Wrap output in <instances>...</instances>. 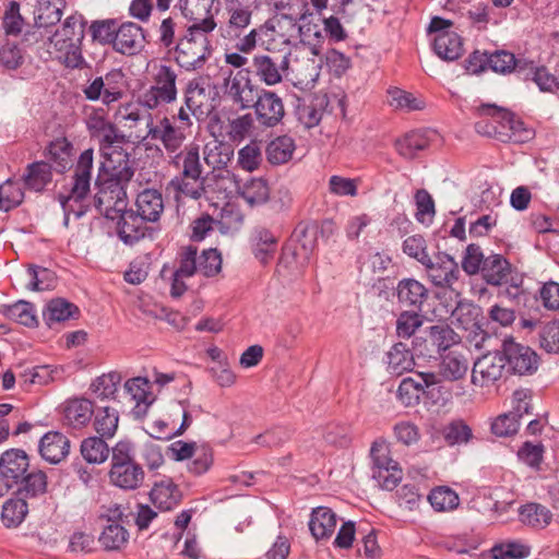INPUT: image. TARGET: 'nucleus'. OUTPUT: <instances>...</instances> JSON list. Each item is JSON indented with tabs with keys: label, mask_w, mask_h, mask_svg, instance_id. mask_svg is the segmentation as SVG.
<instances>
[{
	"label": "nucleus",
	"mask_w": 559,
	"mask_h": 559,
	"mask_svg": "<svg viewBox=\"0 0 559 559\" xmlns=\"http://www.w3.org/2000/svg\"><path fill=\"white\" fill-rule=\"evenodd\" d=\"M277 247V238L265 228H258L252 237V251L262 263H266L274 254Z\"/></svg>",
	"instance_id": "79ce46f5"
},
{
	"label": "nucleus",
	"mask_w": 559,
	"mask_h": 559,
	"mask_svg": "<svg viewBox=\"0 0 559 559\" xmlns=\"http://www.w3.org/2000/svg\"><path fill=\"white\" fill-rule=\"evenodd\" d=\"M62 16L61 9L50 0H37L34 21L37 27H48L57 24Z\"/></svg>",
	"instance_id": "5fc2aeb1"
},
{
	"label": "nucleus",
	"mask_w": 559,
	"mask_h": 559,
	"mask_svg": "<svg viewBox=\"0 0 559 559\" xmlns=\"http://www.w3.org/2000/svg\"><path fill=\"white\" fill-rule=\"evenodd\" d=\"M115 38V50L128 56L140 52L146 43L143 28L133 22H124L118 26Z\"/></svg>",
	"instance_id": "4be33fe9"
},
{
	"label": "nucleus",
	"mask_w": 559,
	"mask_h": 559,
	"mask_svg": "<svg viewBox=\"0 0 559 559\" xmlns=\"http://www.w3.org/2000/svg\"><path fill=\"white\" fill-rule=\"evenodd\" d=\"M452 26V21L433 16L427 28L429 34H436L433 38V50L436 55L445 61H454L463 53L462 38L459 34L450 29Z\"/></svg>",
	"instance_id": "6e6552de"
},
{
	"label": "nucleus",
	"mask_w": 559,
	"mask_h": 559,
	"mask_svg": "<svg viewBox=\"0 0 559 559\" xmlns=\"http://www.w3.org/2000/svg\"><path fill=\"white\" fill-rule=\"evenodd\" d=\"M524 79L532 80L542 92L554 93L559 90V80L544 66L536 67L533 61H528L526 71L522 72Z\"/></svg>",
	"instance_id": "c03bdc74"
},
{
	"label": "nucleus",
	"mask_w": 559,
	"mask_h": 559,
	"mask_svg": "<svg viewBox=\"0 0 559 559\" xmlns=\"http://www.w3.org/2000/svg\"><path fill=\"white\" fill-rule=\"evenodd\" d=\"M4 314L9 319L28 328L35 326L37 324L33 305L27 301L21 300L5 307Z\"/></svg>",
	"instance_id": "69168bd1"
},
{
	"label": "nucleus",
	"mask_w": 559,
	"mask_h": 559,
	"mask_svg": "<svg viewBox=\"0 0 559 559\" xmlns=\"http://www.w3.org/2000/svg\"><path fill=\"white\" fill-rule=\"evenodd\" d=\"M87 128L91 138L98 143L100 162L95 181L112 180L127 177L128 171L134 169L130 155L124 148L127 138L119 129L100 117L88 121Z\"/></svg>",
	"instance_id": "f03ea898"
},
{
	"label": "nucleus",
	"mask_w": 559,
	"mask_h": 559,
	"mask_svg": "<svg viewBox=\"0 0 559 559\" xmlns=\"http://www.w3.org/2000/svg\"><path fill=\"white\" fill-rule=\"evenodd\" d=\"M430 139L428 131L416 130L406 133L403 138L396 140L395 147L399 154L405 158H414L417 152L429 146Z\"/></svg>",
	"instance_id": "ea45409f"
},
{
	"label": "nucleus",
	"mask_w": 559,
	"mask_h": 559,
	"mask_svg": "<svg viewBox=\"0 0 559 559\" xmlns=\"http://www.w3.org/2000/svg\"><path fill=\"white\" fill-rule=\"evenodd\" d=\"M129 538L128 531L120 524L109 523L99 536V543L107 550L120 549Z\"/></svg>",
	"instance_id": "4d7b16f0"
},
{
	"label": "nucleus",
	"mask_w": 559,
	"mask_h": 559,
	"mask_svg": "<svg viewBox=\"0 0 559 559\" xmlns=\"http://www.w3.org/2000/svg\"><path fill=\"white\" fill-rule=\"evenodd\" d=\"M442 435L449 445L465 444L473 438L471 427L461 419L448 424L443 428Z\"/></svg>",
	"instance_id": "e2e57ef3"
},
{
	"label": "nucleus",
	"mask_w": 559,
	"mask_h": 559,
	"mask_svg": "<svg viewBox=\"0 0 559 559\" xmlns=\"http://www.w3.org/2000/svg\"><path fill=\"white\" fill-rule=\"evenodd\" d=\"M138 213L146 222H156L164 211L163 195L158 190L145 189L136 198Z\"/></svg>",
	"instance_id": "473e14b6"
},
{
	"label": "nucleus",
	"mask_w": 559,
	"mask_h": 559,
	"mask_svg": "<svg viewBox=\"0 0 559 559\" xmlns=\"http://www.w3.org/2000/svg\"><path fill=\"white\" fill-rule=\"evenodd\" d=\"M94 168V150H84L73 168L72 186L67 197L75 203L83 201L91 191L92 174Z\"/></svg>",
	"instance_id": "f8f14e48"
},
{
	"label": "nucleus",
	"mask_w": 559,
	"mask_h": 559,
	"mask_svg": "<svg viewBox=\"0 0 559 559\" xmlns=\"http://www.w3.org/2000/svg\"><path fill=\"white\" fill-rule=\"evenodd\" d=\"M250 5L230 1L226 7V22L219 27L221 35L228 39H240L243 31L250 25L252 19Z\"/></svg>",
	"instance_id": "aec40b11"
},
{
	"label": "nucleus",
	"mask_w": 559,
	"mask_h": 559,
	"mask_svg": "<svg viewBox=\"0 0 559 559\" xmlns=\"http://www.w3.org/2000/svg\"><path fill=\"white\" fill-rule=\"evenodd\" d=\"M66 423L73 428L86 426L94 414L93 403L87 399L69 400L63 409Z\"/></svg>",
	"instance_id": "2f4dec72"
},
{
	"label": "nucleus",
	"mask_w": 559,
	"mask_h": 559,
	"mask_svg": "<svg viewBox=\"0 0 559 559\" xmlns=\"http://www.w3.org/2000/svg\"><path fill=\"white\" fill-rule=\"evenodd\" d=\"M73 145L67 138H58L46 147V157L55 165V169L62 174L71 163Z\"/></svg>",
	"instance_id": "58836bf2"
},
{
	"label": "nucleus",
	"mask_w": 559,
	"mask_h": 559,
	"mask_svg": "<svg viewBox=\"0 0 559 559\" xmlns=\"http://www.w3.org/2000/svg\"><path fill=\"white\" fill-rule=\"evenodd\" d=\"M287 74L290 73L296 84L312 86L320 76L323 58L313 46L296 48L294 53L287 56Z\"/></svg>",
	"instance_id": "0eeeda50"
},
{
	"label": "nucleus",
	"mask_w": 559,
	"mask_h": 559,
	"mask_svg": "<svg viewBox=\"0 0 559 559\" xmlns=\"http://www.w3.org/2000/svg\"><path fill=\"white\" fill-rule=\"evenodd\" d=\"M79 314V308L64 299H52L47 306L46 320L50 325L52 322L66 321Z\"/></svg>",
	"instance_id": "bf43d9fd"
},
{
	"label": "nucleus",
	"mask_w": 559,
	"mask_h": 559,
	"mask_svg": "<svg viewBox=\"0 0 559 559\" xmlns=\"http://www.w3.org/2000/svg\"><path fill=\"white\" fill-rule=\"evenodd\" d=\"M169 165L176 168L179 174L175 176L169 187L180 195L199 200L212 190L211 177L202 176L203 167L200 160V147L190 144L177 154L170 156Z\"/></svg>",
	"instance_id": "7ed1b4c3"
},
{
	"label": "nucleus",
	"mask_w": 559,
	"mask_h": 559,
	"mask_svg": "<svg viewBox=\"0 0 559 559\" xmlns=\"http://www.w3.org/2000/svg\"><path fill=\"white\" fill-rule=\"evenodd\" d=\"M27 275L29 277L27 287L32 290H49L56 285V275L48 269L32 265L27 270Z\"/></svg>",
	"instance_id": "338daca9"
},
{
	"label": "nucleus",
	"mask_w": 559,
	"mask_h": 559,
	"mask_svg": "<svg viewBox=\"0 0 559 559\" xmlns=\"http://www.w3.org/2000/svg\"><path fill=\"white\" fill-rule=\"evenodd\" d=\"M177 73L166 64L156 68L153 84L139 97V104L148 110L157 109L160 105H168L177 99Z\"/></svg>",
	"instance_id": "423d86ee"
},
{
	"label": "nucleus",
	"mask_w": 559,
	"mask_h": 559,
	"mask_svg": "<svg viewBox=\"0 0 559 559\" xmlns=\"http://www.w3.org/2000/svg\"><path fill=\"white\" fill-rule=\"evenodd\" d=\"M85 20L81 14H72L68 16L60 31L55 36H61L63 41H69V46L80 44L84 38Z\"/></svg>",
	"instance_id": "8fccbe9b"
},
{
	"label": "nucleus",
	"mask_w": 559,
	"mask_h": 559,
	"mask_svg": "<svg viewBox=\"0 0 559 559\" xmlns=\"http://www.w3.org/2000/svg\"><path fill=\"white\" fill-rule=\"evenodd\" d=\"M83 93L88 100L100 99L105 105H110L122 97V91L112 85L110 74L105 78H95L84 87Z\"/></svg>",
	"instance_id": "c85d7f7f"
},
{
	"label": "nucleus",
	"mask_w": 559,
	"mask_h": 559,
	"mask_svg": "<svg viewBox=\"0 0 559 559\" xmlns=\"http://www.w3.org/2000/svg\"><path fill=\"white\" fill-rule=\"evenodd\" d=\"M484 280L495 286L510 284L514 289H519L522 280L513 274L511 264L501 254H490L484 260L481 267Z\"/></svg>",
	"instance_id": "f3484780"
},
{
	"label": "nucleus",
	"mask_w": 559,
	"mask_h": 559,
	"mask_svg": "<svg viewBox=\"0 0 559 559\" xmlns=\"http://www.w3.org/2000/svg\"><path fill=\"white\" fill-rule=\"evenodd\" d=\"M287 56L274 58L265 53H258L252 58L251 68L260 82L274 86L283 82L287 75Z\"/></svg>",
	"instance_id": "ddd939ff"
},
{
	"label": "nucleus",
	"mask_w": 559,
	"mask_h": 559,
	"mask_svg": "<svg viewBox=\"0 0 559 559\" xmlns=\"http://www.w3.org/2000/svg\"><path fill=\"white\" fill-rule=\"evenodd\" d=\"M109 448L102 437H88L81 443V454L91 464H102L109 456Z\"/></svg>",
	"instance_id": "de8ad7c7"
},
{
	"label": "nucleus",
	"mask_w": 559,
	"mask_h": 559,
	"mask_svg": "<svg viewBox=\"0 0 559 559\" xmlns=\"http://www.w3.org/2000/svg\"><path fill=\"white\" fill-rule=\"evenodd\" d=\"M478 117L489 118L490 123H495L498 127L499 133L504 129L518 130L520 121L515 120L514 115L495 104H481L476 108Z\"/></svg>",
	"instance_id": "c9c22d12"
},
{
	"label": "nucleus",
	"mask_w": 559,
	"mask_h": 559,
	"mask_svg": "<svg viewBox=\"0 0 559 559\" xmlns=\"http://www.w3.org/2000/svg\"><path fill=\"white\" fill-rule=\"evenodd\" d=\"M19 485L17 492L23 499L38 497L47 491V476L43 471L26 472Z\"/></svg>",
	"instance_id": "49530a36"
},
{
	"label": "nucleus",
	"mask_w": 559,
	"mask_h": 559,
	"mask_svg": "<svg viewBox=\"0 0 559 559\" xmlns=\"http://www.w3.org/2000/svg\"><path fill=\"white\" fill-rule=\"evenodd\" d=\"M183 100L198 120L206 118L213 109L210 91L197 79L187 84Z\"/></svg>",
	"instance_id": "393cba45"
},
{
	"label": "nucleus",
	"mask_w": 559,
	"mask_h": 559,
	"mask_svg": "<svg viewBox=\"0 0 559 559\" xmlns=\"http://www.w3.org/2000/svg\"><path fill=\"white\" fill-rule=\"evenodd\" d=\"M29 466L25 451L10 449L0 456V475L13 487L17 486Z\"/></svg>",
	"instance_id": "b1692460"
},
{
	"label": "nucleus",
	"mask_w": 559,
	"mask_h": 559,
	"mask_svg": "<svg viewBox=\"0 0 559 559\" xmlns=\"http://www.w3.org/2000/svg\"><path fill=\"white\" fill-rule=\"evenodd\" d=\"M198 248L194 246L182 247L178 252V266L171 276L170 295L173 297H181L188 288L185 278L198 273Z\"/></svg>",
	"instance_id": "dca6fc26"
},
{
	"label": "nucleus",
	"mask_w": 559,
	"mask_h": 559,
	"mask_svg": "<svg viewBox=\"0 0 559 559\" xmlns=\"http://www.w3.org/2000/svg\"><path fill=\"white\" fill-rule=\"evenodd\" d=\"M124 389L136 402L134 413L136 415L145 414L151 404L147 394L148 382L143 378H133L124 383Z\"/></svg>",
	"instance_id": "864d4df0"
},
{
	"label": "nucleus",
	"mask_w": 559,
	"mask_h": 559,
	"mask_svg": "<svg viewBox=\"0 0 559 559\" xmlns=\"http://www.w3.org/2000/svg\"><path fill=\"white\" fill-rule=\"evenodd\" d=\"M146 129V138L160 142L169 157L181 151L180 148L187 139L183 127L175 126L167 116H164L155 123L152 115L148 114Z\"/></svg>",
	"instance_id": "9b49d317"
},
{
	"label": "nucleus",
	"mask_w": 559,
	"mask_h": 559,
	"mask_svg": "<svg viewBox=\"0 0 559 559\" xmlns=\"http://www.w3.org/2000/svg\"><path fill=\"white\" fill-rule=\"evenodd\" d=\"M24 199V191L20 182L7 180L0 186V210L10 211L19 206Z\"/></svg>",
	"instance_id": "052dcab7"
},
{
	"label": "nucleus",
	"mask_w": 559,
	"mask_h": 559,
	"mask_svg": "<svg viewBox=\"0 0 559 559\" xmlns=\"http://www.w3.org/2000/svg\"><path fill=\"white\" fill-rule=\"evenodd\" d=\"M551 512L538 503H528L520 510L521 522L535 528L546 527L551 522Z\"/></svg>",
	"instance_id": "09e8293b"
},
{
	"label": "nucleus",
	"mask_w": 559,
	"mask_h": 559,
	"mask_svg": "<svg viewBox=\"0 0 559 559\" xmlns=\"http://www.w3.org/2000/svg\"><path fill=\"white\" fill-rule=\"evenodd\" d=\"M468 370V359L464 350L454 349L441 354L437 372L419 373L427 389H430L441 381L454 382L463 379Z\"/></svg>",
	"instance_id": "9d476101"
},
{
	"label": "nucleus",
	"mask_w": 559,
	"mask_h": 559,
	"mask_svg": "<svg viewBox=\"0 0 559 559\" xmlns=\"http://www.w3.org/2000/svg\"><path fill=\"white\" fill-rule=\"evenodd\" d=\"M121 377L118 372H109L96 378L90 389L97 399H115Z\"/></svg>",
	"instance_id": "6e6d98bb"
},
{
	"label": "nucleus",
	"mask_w": 559,
	"mask_h": 559,
	"mask_svg": "<svg viewBox=\"0 0 559 559\" xmlns=\"http://www.w3.org/2000/svg\"><path fill=\"white\" fill-rule=\"evenodd\" d=\"M28 507L23 498L9 499L2 507L1 521L5 527H16L25 519Z\"/></svg>",
	"instance_id": "603ef678"
},
{
	"label": "nucleus",
	"mask_w": 559,
	"mask_h": 559,
	"mask_svg": "<svg viewBox=\"0 0 559 559\" xmlns=\"http://www.w3.org/2000/svg\"><path fill=\"white\" fill-rule=\"evenodd\" d=\"M128 173L123 179L115 177L112 180L95 181L97 193L94 204L106 218L117 221L119 238L132 245L145 236L146 221L138 212L127 210V187L134 176V169Z\"/></svg>",
	"instance_id": "f257e3e1"
},
{
	"label": "nucleus",
	"mask_w": 559,
	"mask_h": 559,
	"mask_svg": "<svg viewBox=\"0 0 559 559\" xmlns=\"http://www.w3.org/2000/svg\"><path fill=\"white\" fill-rule=\"evenodd\" d=\"M152 503L162 511H168L179 504L182 493L170 478L156 483L150 492Z\"/></svg>",
	"instance_id": "cd10ccee"
},
{
	"label": "nucleus",
	"mask_w": 559,
	"mask_h": 559,
	"mask_svg": "<svg viewBox=\"0 0 559 559\" xmlns=\"http://www.w3.org/2000/svg\"><path fill=\"white\" fill-rule=\"evenodd\" d=\"M428 501L436 511H450L459 506L457 493L449 487H438L428 496Z\"/></svg>",
	"instance_id": "0e129e2a"
},
{
	"label": "nucleus",
	"mask_w": 559,
	"mask_h": 559,
	"mask_svg": "<svg viewBox=\"0 0 559 559\" xmlns=\"http://www.w3.org/2000/svg\"><path fill=\"white\" fill-rule=\"evenodd\" d=\"M503 353H488L478 358L472 369V382L479 386H489L498 381L504 371Z\"/></svg>",
	"instance_id": "2eb2a0df"
},
{
	"label": "nucleus",
	"mask_w": 559,
	"mask_h": 559,
	"mask_svg": "<svg viewBox=\"0 0 559 559\" xmlns=\"http://www.w3.org/2000/svg\"><path fill=\"white\" fill-rule=\"evenodd\" d=\"M388 371L394 376H401L413 369L414 356L406 344L396 343L386 354Z\"/></svg>",
	"instance_id": "4c0bfd02"
},
{
	"label": "nucleus",
	"mask_w": 559,
	"mask_h": 559,
	"mask_svg": "<svg viewBox=\"0 0 559 559\" xmlns=\"http://www.w3.org/2000/svg\"><path fill=\"white\" fill-rule=\"evenodd\" d=\"M22 179L28 190L43 192L52 181V166L45 160L34 162L27 165Z\"/></svg>",
	"instance_id": "c756f323"
},
{
	"label": "nucleus",
	"mask_w": 559,
	"mask_h": 559,
	"mask_svg": "<svg viewBox=\"0 0 559 559\" xmlns=\"http://www.w3.org/2000/svg\"><path fill=\"white\" fill-rule=\"evenodd\" d=\"M119 415L117 409L103 406L98 407L94 416V428L102 438H111L117 431Z\"/></svg>",
	"instance_id": "a18cd8bd"
},
{
	"label": "nucleus",
	"mask_w": 559,
	"mask_h": 559,
	"mask_svg": "<svg viewBox=\"0 0 559 559\" xmlns=\"http://www.w3.org/2000/svg\"><path fill=\"white\" fill-rule=\"evenodd\" d=\"M372 477L385 490H393L402 480L403 472L399 463L390 456L389 447L383 441L372 443Z\"/></svg>",
	"instance_id": "1a4fd4ad"
},
{
	"label": "nucleus",
	"mask_w": 559,
	"mask_h": 559,
	"mask_svg": "<svg viewBox=\"0 0 559 559\" xmlns=\"http://www.w3.org/2000/svg\"><path fill=\"white\" fill-rule=\"evenodd\" d=\"M226 95L241 109L251 108L259 95L258 87L252 83L249 71L240 70L230 75L226 82Z\"/></svg>",
	"instance_id": "6ab92c4d"
},
{
	"label": "nucleus",
	"mask_w": 559,
	"mask_h": 559,
	"mask_svg": "<svg viewBox=\"0 0 559 559\" xmlns=\"http://www.w3.org/2000/svg\"><path fill=\"white\" fill-rule=\"evenodd\" d=\"M531 546L522 540H504L491 548L493 559H524L531 555Z\"/></svg>",
	"instance_id": "3c124183"
},
{
	"label": "nucleus",
	"mask_w": 559,
	"mask_h": 559,
	"mask_svg": "<svg viewBox=\"0 0 559 559\" xmlns=\"http://www.w3.org/2000/svg\"><path fill=\"white\" fill-rule=\"evenodd\" d=\"M335 527L336 515L330 508L318 507L312 511L309 530L317 540L329 538Z\"/></svg>",
	"instance_id": "72a5a7b5"
},
{
	"label": "nucleus",
	"mask_w": 559,
	"mask_h": 559,
	"mask_svg": "<svg viewBox=\"0 0 559 559\" xmlns=\"http://www.w3.org/2000/svg\"><path fill=\"white\" fill-rule=\"evenodd\" d=\"M503 355L511 370L520 376L532 374L538 368V356L528 346L504 341Z\"/></svg>",
	"instance_id": "a211bd4d"
},
{
	"label": "nucleus",
	"mask_w": 559,
	"mask_h": 559,
	"mask_svg": "<svg viewBox=\"0 0 559 559\" xmlns=\"http://www.w3.org/2000/svg\"><path fill=\"white\" fill-rule=\"evenodd\" d=\"M195 25L187 27L185 35L179 37L175 49L174 60L183 70L192 72L202 70L212 55L211 41L207 34Z\"/></svg>",
	"instance_id": "20e7f679"
},
{
	"label": "nucleus",
	"mask_w": 559,
	"mask_h": 559,
	"mask_svg": "<svg viewBox=\"0 0 559 559\" xmlns=\"http://www.w3.org/2000/svg\"><path fill=\"white\" fill-rule=\"evenodd\" d=\"M427 388L421 380L415 381L412 378H405L401 381L397 389V399L405 406H414L418 404L420 395Z\"/></svg>",
	"instance_id": "680f3d73"
},
{
	"label": "nucleus",
	"mask_w": 559,
	"mask_h": 559,
	"mask_svg": "<svg viewBox=\"0 0 559 559\" xmlns=\"http://www.w3.org/2000/svg\"><path fill=\"white\" fill-rule=\"evenodd\" d=\"M234 148L228 143L213 140L203 147V159L205 164L215 170H222L231 160Z\"/></svg>",
	"instance_id": "e433bc0d"
},
{
	"label": "nucleus",
	"mask_w": 559,
	"mask_h": 559,
	"mask_svg": "<svg viewBox=\"0 0 559 559\" xmlns=\"http://www.w3.org/2000/svg\"><path fill=\"white\" fill-rule=\"evenodd\" d=\"M528 61L516 59L515 56L508 50H496L489 53L488 68L499 74H510L512 72L526 71Z\"/></svg>",
	"instance_id": "f704fd0d"
},
{
	"label": "nucleus",
	"mask_w": 559,
	"mask_h": 559,
	"mask_svg": "<svg viewBox=\"0 0 559 559\" xmlns=\"http://www.w3.org/2000/svg\"><path fill=\"white\" fill-rule=\"evenodd\" d=\"M295 141L288 135L277 136L266 146V158L273 165H282L292 159Z\"/></svg>",
	"instance_id": "37998d69"
},
{
	"label": "nucleus",
	"mask_w": 559,
	"mask_h": 559,
	"mask_svg": "<svg viewBox=\"0 0 559 559\" xmlns=\"http://www.w3.org/2000/svg\"><path fill=\"white\" fill-rule=\"evenodd\" d=\"M70 451L69 439L59 431H49L40 439L39 453L44 460L57 464L64 460Z\"/></svg>",
	"instance_id": "a878e982"
},
{
	"label": "nucleus",
	"mask_w": 559,
	"mask_h": 559,
	"mask_svg": "<svg viewBox=\"0 0 559 559\" xmlns=\"http://www.w3.org/2000/svg\"><path fill=\"white\" fill-rule=\"evenodd\" d=\"M143 467L134 462L120 466H111L109 471V479L115 486L124 490H134L144 481Z\"/></svg>",
	"instance_id": "bb28decb"
},
{
	"label": "nucleus",
	"mask_w": 559,
	"mask_h": 559,
	"mask_svg": "<svg viewBox=\"0 0 559 559\" xmlns=\"http://www.w3.org/2000/svg\"><path fill=\"white\" fill-rule=\"evenodd\" d=\"M222 270V255L216 249L203 250L198 255V273L205 277L217 275Z\"/></svg>",
	"instance_id": "774afa93"
},
{
	"label": "nucleus",
	"mask_w": 559,
	"mask_h": 559,
	"mask_svg": "<svg viewBox=\"0 0 559 559\" xmlns=\"http://www.w3.org/2000/svg\"><path fill=\"white\" fill-rule=\"evenodd\" d=\"M254 114L258 122L266 128L277 126L285 116L282 98L272 91L262 90L254 100Z\"/></svg>",
	"instance_id": "4468645a"
},
{
	"label": "nucleus",
	"mask_w": 559,
	"mask_h": 559,
	"mask_svg": "<svg viewBox=\"0 0 559 559\" xmlns=\"http://www.w3.org/2000/svg\"><path fill=\"white\" fill-rule=\"evenodd\" d=\"M429 337L431 344L437 348L438 353L445 354L454 350L460 345L461 337L452 328L445 324L432 325L429 328Z\"/></svg>",
	"instance_id": "a19ab883"
},
{
	"label": "nucleus",
	"mask_w": 559,
	"mask_h": 559,
	"mask_svg": "<svg viewBox=\"0 0 559 559\" xmlns=\"http://www.w3.org/2000/svg\"><path fill=\"white\" fill-rule=\"evenodd\" d=\"M423 265H425L432 284L438 287H452L460 275L457 263L447 253H439L435 260L430 258V262L423 263Z\"/></svg>",
	"instance_id": "412c9836"
},
{
	"label": "nucleus",
	"mask_w": 559,
	"mask_h": 559,
	"mask_svg": "<svg viewBox=\"0 0 559 559\" xmlns=\"http://www.w3.org/2000/svg\"><path fill=\"white\" fill-rule=\"evenodd\" d=\"M397 299L405 307H414L420 310L421 305L428 298V289L414 278H404L396 287Z\"/></svg>",
	"instance_id": "7c9ffc66"
},
{
	"label": "nucleus",
	"mask_w": 559,
	"mask_h": 559,
	"mask_svg": "<svg viewBox=\"0 0 559 559\" xmlns=\"http://www.w3.org/2000/svg\"><path fill=\"white\" fill-rule=\"evenodd\" d=\"M241 197L251 206L260 205L264 204L269 200L270 190L263 179L255 178L251 179L243 186Z\"/></svg>",
	"instance_id": "13d9d810"
},
{
	"label": "nucleus",
	"mask_w": 559,
	"mask_h": 559,
	"mask_svg": "<svg viewBox=\"0 0 559 559\" xmlns=\"http://www.w3.org/2000/svg\"><path fill=\"white\" fill-rule=\"evenodd\" d=\"M290 44V38L281 32V22L277 19H269L263 24L252 28L243 35L235 48L241 53H250L258 46L267 51H280Z\"/></svg>",
	"instance_id": "39448f33"
},
{
	"label": "nucleus",
	"mask_w": 559,
	"mask_h": 559,
	"mask_svg": "<svg viewBox=\"0 0 559 559\" xmlns=\"http://www.w3.org/2000/svg\"><path fill=\"white\" fill-rule=\"evenodd\" d=\"M182 15L203 32H213L216 22L211 14L214 0H179Z\"/></svg>",
	"instance_id": "5701e85b"
}]
</instances>
